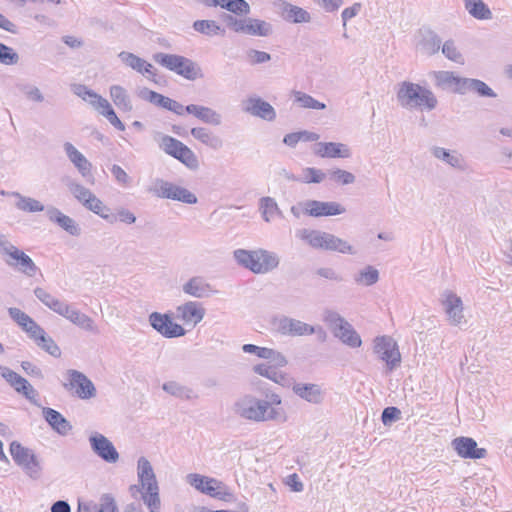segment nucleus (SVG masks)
Here are the masks:
<instances>
[{
  "instance_id": "ddd939ff",
  "label": "nucleus",
  "mask_w": 512,
  "mask_h": 512,
  "mask_svg": "<svg viewBox=\"0 0 512 512\" xmlns=\"http://www.w3.org/2000/svg\"><path fill=\"white\" fill-rule=\"evenodd\" d=\"M186 483L195 488L202 494L208 495L220 500L230 496L227 486L220 480L198 473H190L185 478Z\"/></svg>"
},
{
  "instance_id": "a18cd8bd",
  "label": "nucleus",
  "mask_w": 512,
  "mask_h": 512,
  "mask_svg": "<svg viewBox=\"0 0 512 512\" xmlns=\"http://www.w3.org/2000/svg\"><path fill=\"white\" fill-rule=\"evenodd\" d=\"M152 98L155 99L153 104H155L159 107H162L164 109H167L171 112H174L175 114L180 115V116L184 114L185 106H183L181 103H179L169 97L163 96L159 93L152 95Z\"/></svg>"
},
{
  "instance_id": "e433bc0d",
  "label": "nucleus",
  "mask_w": 512,
  "mask_h": 512,
  "mask_svg": "<svg viewBox=\"0 0 512 512\" xmlns=\"http://www.w3.org/2000/svg\"><path fill=\"white\" fill-rule=\"evenodd\" d=\"M463 3L465 10L473 18L477 20L492 19V12L483 0H463Z\"/></svg>"
},
{
  "instance_id": "4be33fe9",
  "label": "nucleus",
  "mask_w": 512,
  "mask_h": 512,
  "mask_svg": "<svg viewBox=\"0 0 512 512\" xmlns=\"http://www.w3.org/2000/svg\"><path fill=\"white\" fill-rule=\"evenodd\" d=\"M292 391L300 399L313 405L321 404L325 398L324 390L316 383L295 382Z\"/></svg>"
},
{
  "instance_id": "052dcab7",
  "label": "nucleus",
  "mask_w": 512,
  "mask_h": 512,
  "mask_svg": "<svg viewBox=\"0 0 512 512\" xmlns=\"http://www.w3.org/2000/svg\"><path fill=\"white\" fill-rule=\"evenodd\" d=\"M17 393L24 396L33 405L41 407L38 401L39 393L28 381H26L21 388H17Z\"/></svg>"
},
{
  "instance_id": "680f3d73",
  "label": "nucleus",
  "mask_w": 512,
  "mask_h": 512,
  "mask_svg": "<svg viewBox=\"0 0 512 512\" xmlns=\"http://www.w3.org/2000/svg\"><path fill=\"white\" fill-rule=\"evenodd\" d=\"M233 256L238 265L245 269L251 270V260L253 257V250L236 249Z\"/></svg>"
},
{
  "instance_id": "774afa93",
  "label": "nucleus",
  "mask_w": 512,
  "mask_h": 512,
  "mask_svg": "<svg viewBox=\"0 0 512 512\" xmlns=\"http://www.w3.org/2000/svg\"><path fill=\"white\" fill-rule=\"evenodd\" d=\"M21 328L32 340H34L40 333L43 332V328L38 325L31 317L27 322L23 324Z\"/></svg>"
},
{
  "instance_id": "423d86ee",
  "label": "nucleus",
  "mask_w": 512,
  "mask_h": 512,
  "mask_svg": "<svg viewBox=\"0 0 512 512\" xmlns=\"http://www.w3.org/2000/svg\"><path fill=\"white\" fill-rule=\"evenodd\" d=\"M323 321L327 324L334 336L340 339L345 345L351 348H358L361 346L362 340L360 335L338 312L334 310H325L323 312Z\"/></svg>"
},
{
  "instance_id": "f03ea898",
  "label": "nucleus",
  "mask_w": 512,
  "mask_h": 512,
  "mask_svg": "<svg viewBox=\"0 0 512 512\" xmlns=\"http://www.w3.org/2000/svg\"><path fill=\"white\" fill-rule=\"evenodd\" d=\"M233 412L246 420L265 422L277 420L279 413L274 408H269L266 400L258 399L252 395H244L233 404Z\"/></svg>"
},
{
  "instance_id": "603ef678",
  "label": "nucleus",
  "mask_w": 512,
  "mask_h": 512,
  "mask_svg": "<svg viewBox=\"0 0 512 512\" xmlns=\"http://www.w3.org/2000/svg\"><path fill=\"white\" fill-rule=\"evenodd\" d=\"M18 89L30 102L39 104L45 100L42 91L33 84H21L18 85Z\"/></svg>"
},
{
  "instance_id": "58836bf2",
  "label": "nucleus",
  "mask_w": 512,
  "mask_h": 512,
  "mask_svg": "<svg viewBox=\"0 0 512 512\" xmlns=\"http://www.w3.org/2000/svg\"><path fill=\"white\" fill-rule=\"evenodd\" d=\"M10 195L17 199L15 206L21 211L35 213L45 210V206L39 200L23 196L19 192H11Z\"/></svg>"
},
{
  "instance_id": "393cba45",
  "label": "nucleus",
  "mask_w": 512,
  "mask_h": 512,
  "mask_svg": "<svg viewBox=\"0 0 512 512\" xmlns=\"http://www.w3.org/2000/svg\"><path fill=\"white\" fill-rule=\"evenodd\" d=\"M313 153L321 158H349L352 155L349 146L340 142H318Z\"/></svg>"
},
{
  "instance_id": "7ed1b4c3",
  "label": "nucleus",
  "mask_w": 512,
  "mask_h": 512,
  "mask_svg": "<svg viewBox=\"0 0 512 512\" xmlns=\"http://www.w3.org/2000/svg\"><path fill=\"white\" fill-rule=\"evenodd\" d=\"M297 237L307 242L314 249L336 251L342 254H355L356 251L347 241L328 232L300 229Z\"/></svg>"
},
{
  "instance_id": "5701e85b",
  "label": "nucleus",
  "mask_w": 512,
  "mask_h": 512,
  "mask_svg": "<svg viewBox=\"0 0 512 512\" xmlns=\"http://www.w3.org/2000/svg\"><path fill=\"white\" fill-rule=\"evenodd\" d=\"M452 447L462 458L482 459L487 455L485 448H478L477 442L470 437H457L452 441Z\"/></svg>"
},
{
  "instance_id": "69168bd1",
  "label": "nucleus",
  "mask_w": 512,
  "mask_h": 512,
  "mask_svg": "<svg viewBox=\"0 0 512 512\" xmlns=\"http://www.w3.org/2000/svg\"><path fill=\"white\" fill-rule=\"evenodd\" d=\"M98 512H118L114 498L109 494H104L98 504Z\"/></svg>"
},
{
  "instance_id": "72a5a7b5",
  "label": "nucleus",
  "mask_w": 512,
  "mask_h": 512,
  "mask_svg": "<svg viewBox=\"0 0 512 512\" xmlns=\"http://www.w3.org/2000/svg\"><path fill=\"white\" fill-rule=\"evenodd\" d=\"M190 133L194 139L213 150H220L223 147V140L206 127H194Z\"/></svg>"
},
{
  "instance_id": "a211bd4d",
  "label": "nucleus",
  "mask_w": 512,
  "mask_h": 512,
  "mask_svg": "<svg viewBox=\"0 0 512 512\" xmlns=\"http://www.w3.org/2000/svg\"><path fill=\"white\" fill-rule=\"evenodd\" d=\"M69 383L64 384L68 390H74L75 395L83 400L96 396V388L93 382L82 372L70 369L67 372Z\"/></svg>"
},
{
  "instance_id": "20e7f679",
  "label": "nucleus",
  "mask_w": 512,
  "mask_h": 512,
  "mask_svg": "<svg viewBox=\"0 0 512 512\" xmlns=\"http://www.w3.org/2000/svg\"><path fill=\"white\" fill-rule=\"evenodd\" d=\"M137 476L142 489L145 490L142 493L144 503L150 512H158L160 508L159 487L153 467L145 457H140L137 461Z\"/></svg>"
},
{
  "instance_id": "dca6fc26",
  "label": "nucleus",
  "mask_w": 512,
  "mask_h": 512,
  "mask_svg": "<svg viewBox=\"0 0 512 512\" xmlns=\"http://www.w3.org/2000/svg\"><path fill=\"white\" fill-rule=\"evenodd\" d=\"M148 321L151 327L165 338H176L186 334V330L181 325L173 322L170 314L152 312Z\"/></svg>"
},
{
  "instance_id": "338daca9",
  "label": "nucleus",
  "mask_w": 512,
  "mask_h": 512,
  "mask_svg": "<svg viewBox=\"0 0 512 512\" xmlns=\"http://www.w3.org/2000/svg\"><path fill=\"white\" fill-rule=\"evenodd\" d=\"M401 411L397 407H387L383 410L381 419L384 425H388L400 419Z\"/></svg>"
},
{
  "instance_id": "7c9ffc66",
  "label": "nucleus",
  "mask_w": 512,
  "mask_h": 512,
  "mask_svg": "<svg viewBox=\"0 0 512 512\" xmlns=\"http://www.w3.org/2000/svg\"><path fill=\"white\" fill-rule=\"evenodd\" d=\"M63 149L70 162L83 177L91 175L92 164L72 143L65 142L63 144Z\"/></svg>"
},
{
  "instance_id": "a878e982",
  "label": "nucleus",
  "mask_w": 512,
  "mask_h": 512,
  "mask_svg": "<svg viewBox=\"0 0 512 512\" xmlns=\"http://www.w3.org/2000/svg\"><path fill=\"white\" fill-rule=\"evenodd\" d=\"M177 318L185 324L196 326L205 316V309L201 303L188 301L176 308Z\"/></svg>"
},
{
  "instance_id": "ea45409f",
  "label": "nucleus",
  "mask_w": 512,
  "mask_h": 512,
  "mask_svg": "<svg viewBox=\"0 0 512 512\" xmlns=\"http://www.w3.org/2000/svg\"><path fill=\"white\" fill-rule=\"evenodd\" d=\"M86 209L92 211L93 213L99 215L101 218L107 220L109 223H114L115 218L110 212V208L104 205V203L96 197L95 194L87 200V202L83 205Z\"/></svg>"
},
{
  "instance_id": "79ce46f5",
  "label": "nucleus",
  "mask_w": 512,
  "mask_h": 512,
  "mask_svg": "<svg viewBox=\"0 0 512 512\" xmlns=\"http://www.w3.org/2000/svg\"><path fill=\"white\" fill-rule=\"evenodd\" d=\"M259 209L265 222L269 223L274 216H282V211L278 207L274 198L266 196L259 201Z\"/></svg>"
},
{
  "instance_id": "3c124183",
  "label": "nucleus",
  "mask_w": 512,
  "mask_h": 512,
  "mask_svg": "<svg viewBox=\"0 0 512 512\" xmlns=\"http://www.w3.org/2000/svg\"><path fill=\"white\" fill-rule=\"evenodd\" d=\"M283 12H284L285 18L294 23H304V22L310 21L309 13L300 7H297V6H294L291 4H287L284 7Z\"/></svg>"
},
{
  "instance_id": "f8f14e48",
  "label": "nucleus",
  "mask_w": 512,
  "mask_h": 512,
  "mask_svg": "<svg viewBox=\"0 0 512 512\" xmlns=\"http://www.w3.org/2000/svg\"><path fill=\"white\" fill-rule=\"evenodd\" d=\"M227 26L236 33H243L251 36L266 37L272 33V25L264 20L255 18H236L226 15Z\"/></svg>"
},
{
  "instance_id": "9d476101",
  "label": "nucleus",
  "mask_w": 512,
  "mask_h": 512,
  "mask_svg": "<svg viewBox=\"0 0 512 512\" xmlns=\"http://www.w3.org/2000/svg\"><path fill=\"white\" fill-rule=\"evenodd\" d=\"M272 325L275 331L282 335L304 336L317 333L321 340L324 341L326 339V332L321 327L315 328L307 323L287 316L274 318Z\"/></svg>"
},
{
  "instance_id": "6e6552de",
  "label": "nucleus",
  "mask_w": 512,
  "mask_h": 512,
  "mask_svg": "<svg viewBox=\"0 0 512 512\" xmlns=\"http://www.w3.org/2000/svg\"><path fill=\"white\" fill-rule=\"evenodd\" d=\"M47 307L80 329L93 334L99 333L97 324L90 316L76 309L67 302L61 301L55 297Z\"/></svg>"
},
{
  "instance_id": "0eeeda50",
  "label": "nucleus",
  "mask_w": 512,
  "mask_h": 512,
  "mask_svg": "<svg viewBox=\"0 0 512 512\" xmlns=\"http://www.w3.org/2000/svg\"><path fill=\"white\" fill-rule=\"evenodd\" d=\"M0 252L7 257L5 262L8 266L29 277H33L37 273L38 267L30 256L18 249L2 234H0Z\"/></svg>"
},
{
  "instance_id": "f704fd0d",
  "label": "nucleus",
  "mask_w": 512,
  "mask_h": 512,
  "mask_svg": "<svg viewBox=\"0 0 512 512\" xmlns=\"http://www.w3.org/2000/svg\"><path fill=\"white\" fill-rule=\"evenodd\" d=\"M162 389L181 400H196L199 398L198 394L190 387L185 386L177 381H168L162 385Z\"/></svg>"
},
{
  "instance_id": "9b49d317",
  "label": "nucleus",
  "mask_w": 512,
  "mask_h": 512,
  "mask_svg": "<svg viewBox=\"0 0 512 512\" xmlns=\"http://www.w3.org/2000/svg\"><path fill=\"white\" fill-rule=\"evenodd\" d=\"M149 191L159 198L171 199L186 204H196L198 201L196 195L188 189L159 178L153 182Z\"/></svg>"
},
{
  "instance_id": "bf43d9fd",
  "label": "nucleus",
  "mask_w": 512,
  "mask_h": 512,
  "mask_svg": "<svg viewBox=\"0 0 512 512\" xmlns=\"http://www.w3.org/2000/svg\"><path fill=\"white\" fill-rule=\"evenodd\" d=\"M326 178V174L317 168L307 167L303 169V178L301 179L304 183H321Z\"/></svg>"
},
{
  "instance_id": "c85d7f7f",
  "label": "nucleus",
  "mask_w": 512,
  "mask_h": 512,
  "mask_svg": "<svg viewBox=\"0 0 512 512\" xmlns=\"http://www.w3.org/2000/svg\"><path fill=\"white\" fill-rule=\"evenodd\" d=\"M432 156L451 168L457 170L465 169V159L464 157L456 150H449L440 146H433L430 149Z\"/></svg>"
},
{
  "instance_id": "39448f33",
  "label": "nucleus",
  "mask_w": 512,
  "mask_h": 512,
  "mask_svg": "<svg viewBox=\"0 0 512 512\" xmlns=\"http://www.w3.org/2000/svg\"><path fill=\"white\" fill-rule=\"evenodd\" d=\"M153 59L159 65L187 80L194 81L203 77L201 67L193 60L182 55L160 52L154 54Z\"/></svg>"
},
{
  "instance_id": "49530a36",
  "label": "nucleus",
  "mask_w": 512,
  "mask_h": 512,
  "mask_svg": "<svg viewBox=\"0 0 512 512\" xmlns=\"http://www.w3.org/2000/svg\"><path fill=\"white\" fill-rule=\"evenodd\" d=\"M354 280L358 284L371 286L378 282L379 271L375 267L368 265L355 275Z\"/></svg>"
},
{
  "instance_id": "1a4fd4ad",
  "label": "nucleus",
  "mask_w": 512,
  "mask_h": 512,
  "mask_svg": "<svg viewBox=\"0 0 512 512\" xmlns=\"http://www.w3.org/2000/svg\"><path fill=\"white\" fill-rule=\"evenodd\" d=\"M154 139L159 147L167 154L176 158L190 169L198 167V159L195 153L181 141L161 133H157Z\"/></svg>"
},
{
  "instance_id": "f257e3e1",
  "label": "nucleus",
  "mask_w": 512,
  "mask_h": 512,
  "mask_svg": "<svg viewBox=\"0 0 512 512\" xmlns=\"http://www.w3.org/2000/svg\"><path fill=\"white\" fill-rule=\"evenodd\" d=\"M396 98L406 110L432 111L438 105L437 97L430 89L410 81L398 84Z\"/></svg>"
},
{
  "instance_id": "8fccbe9b",
  "label": "nucleus",
  "mask_w": 512,
  "mask_h": 512,
  "mask_svg": "<svg viewBox=\"0 0 512 512\" xmlns=\"http://www.w3.org/2000/svg\"><path fill=\"white\" fill-rule=\"evenodd\" d=\"M258 264L264 266V269L260 274H266L276 269L280 263L279 256L275 252H271L265 249H261L259 253Z\"/></svg>"
},
{
  "instance_id": "0e129e2a",
  "label": "nucleus",
  "mask_w": 512,
  "mask_h": 512,
  "mask_svg": "<svg viewBox=\"0 0 512 512\" xmlns=\"http://www.w3.org/2000/svg\"><path fill=\"white\" fill-rule=\"evenodd\" d=\"M227 11L235 15H248L250 13V5L246 0H231L228 3Z\"/></svg>"
},
{
  "instance_id": "e2e57ef3",
  "label": "nucleus",
  "mask_w": 512,
  "mask_h": 512,
  "mask_svg": "<svg viewBox=\"0 0 512 512\" xmlns=\"http://www.w3.org/2000/svg\"><path fill=\"white\" fill-rule=\"evenodd\" d=\"M442 53L449 59L456 63H463V57L457 50L455 43L451 40L446 41L442 46Z\"/></svg>"
},
{
  "instance_id": "aec40b11",
  "label": "nucleus",
  "mask_w": 512,
  "mask_h": 512,
  "mask_svg": "<svg viewBox=\"0 0 512 512\" xmlns=\"http://www.w3.org/2000/svg\"><path fill=\"white\" fill-rule=\"evenodd\" d=\"M345 212V207L338 202L306 200V215L311 217L335 216Z\"/></svg>"
},
{
  "instance_id": "4468645a",
  "label": "nucleus",
  "mask_w": 512,
  "mask_h": 512,
  "mask_svg": "<svg viewBox=\"0 0 512 512\" xmlns=\"http://www.w3.org/2000/svg\"><path fill=\"white\" fill-rule=\"evenodd\" d=\"M10 454L14 462L32 479H38L41 475V465L33 450L13 441L10 444Z\"/></svg>"
},
{
  "instance_id": "6ab92c4d",
  "label": "nucleus",
  "mask_w": 512,
  "mask_h": 512,
  "mask_svg": "<svg viewBox=\"0 0 512 512\" xmlns=\"http://www.w3.org/2000/svg\"><path fill=\"white\" fill-rule=\"evenodd\" d=\"M89 443L92 451L107 463H116L119 460V453L113 443L103 434L93 432L89 436Z\"/></svg>"
},
{
  "instance_id": "864d4df0",
  "label": "nucleus",
  "mask_w": 512,
  "mask_h": 512,
  "mask_svg": "<svg viewBox=\"0 0 512 512\" xmlns=\"http://www.w3.org/2000/svg\"><path fill=\"white\" fill-rule=\"evenodd\" d=\"M295 95V101L302 107V108H309V109H316V110H323L326 108V105L316 99H314L312 96L297 91L294 93Z\"/></svg>"
},
{
  "instance_id": "5fc2aeb1",
  "label": "nucleus",
  "mask_w": 512,
  "mask_h": 512,
  "mask_svg": "<svg viewBox=\"0 0 512 512\" xmlns=\"http://www.w3.org/2000/svg\"><path fill=\"white\" fill-rule=\"evenodd\" d=\"M99 114L104 116L109 123L114 126L116 129L120 131L125 130V125L122 123V121L117 117L114 109L112 108L111 104L107 100L103 106L100 107V110L97 111Z\"/></svg>"
},
{
  "instance_id": "f3484780",
  "label": "nucleus",
  "mask_w": 512,
  "mask_h": 512,
  "mask_svg": "<svg viewBox=\"0 0 512 512\" xmlns=\"http://www.w3.org/2000/svg\"><path fill=\"white\" fill-rule=\"evenodd\" d=\"M374 351L379 358L386 362L388 370L392 371L401 361V355L396 342L389 336L376 337Z\"/></svg>"
},
{
  "instance_id": "37998d69",
  "label": "nucleus",
  "mask_w": 512,
  "mask_h": 512,
  "mask_svg": "<svg viewBox=\"0 0 512 512\" xmlns=\"http://www.w3.org/2000/svg\"><path fill=\"white\" fill-rule=\"evenodd\" d=\"M253 371L277 384L284 385L287 379L286 375L278 371L275 367L267 364H258L253 367Z\"/></svg>"
},
{
  "instance_id": "de8ad7c7",
  "label": "nucleus",
  "mask_w": 512,
  "mask_h": 512,
  "mask_svg": "<svg viewBox=\"0 0 512 512\" xmlns=\"http://www.w3.org/2000/svg\"><path fill=\"white\" fill-rule=\"evenodd\" d=\"M33 341L38 347L45 350L50 355L54 357H59L61 355V351L58 345L51 337L47 336L44 330Z\"/></svg>"
},
{
  "instance_id": "c9c22d12",
  "label": "nucleus",
  "mask_w": 512,
  "mask_h": 512,
  "mask_svg": "<svg viewBox=\"0 0 512 512\" xmlns=\"http://www.w3.org/2000/svg\"><path fill=\"white\" fill-rule=\"evenodd\" d=\"M119 58L121 61L126 64L128 67L132 68L133 70L142 73V74H148L151 76H154L153 73V66L146 62L144 59L138 57L137 55L122 51L119 53Z\"/></svg>"
},
{
  "instance_id": "c756f323",
  "label": "nucleus",
  "mask_w": 512,
  "mask_h": 512,
  "mask_svg": "<svg viewBox=\"0 0 512 512\" xmlns=\"http://www.w3.org/2000/svg\"><path fill=\"white\" fill-rule=\"evenodd\" d=\"M182 290L185 294L194 298H207L215 292L211 284L201 276L190 278L182 285Z\"/></svg>"
},
{
  "instance_id": "6e6d98bb",
  "label": "nucleus",
  "mask_w": 512,
  "mask_h": 512,
  "mask_svg": "<svg viewBox=\"0 0 512 512\" xmlns=\"http://www.w3.org/2000/svg\"><path fill=\"white\" fill-rule=\"evenodd\" d=\"M328 176L332 181L340 185L353 184L356 180V177L353 173L340 168L329 170Z\"/></svg>"
},
{
  "instance_id": "4d7b16f0",
  "label": "nucleus",
  "mask_w": 512,
  "mask_h": 512,
  "mask_svg": "<svg viewBox=\"0 0 512 512\" xmlns=\"http://www.w3.org/2000/svg\"><path fill=\"white\" fill-rule=\"evenodd\" d=\"M0 374L16 392L17 388H21V386L27 381L21 375L8 367L0 366Z\"/></svg>"
},
{
  "instance_id": "2eb2a0df",
  "label": "nucleus",
  "mask_w": 512,
  "mask_h": 512,
  "mask_svg": "<svg viewBox=\"0 0 512 512\" xmlns=\"http://www.w3.org/2000/svg\"><path fill=\"white\" fill-rule=\"evenodd\" d=\"M442 305L448 323L451 326L463 328L467 326V319L464 314V305L461 297L452 291H444L442 294Z\"/></svg>"
},
{
  "instance_id": "473e14b6",
  "label": "nucleus",
  "mask_w": 512,
  "mask_h": 512,
  "mask_svg": "<svg viewBox=\"0 0 512 512\" xmlns=\"http://www.w3.org/2000/svg\"><path fill=\"white\" fill-rule=\"evenodd\" d=\"M417 49L427 56L437 53L441 47V39L431 30H420Z\"/></svg>"
},
{
  "instance_id": "a19ab883",
  "label": "nucleus",
  "mask_w": 512,
  "mask_h": 512,
  "mask_svg": "<svg viewBox=\"0 0 512 512\" xmlns=\"http://www.w3.org/2000/svg\"><path fill=\"white\" fill-rule=\"evenodd\" d=\"M464 94L468 91L477 93L480 97L495 98L497 94L485 82L479 79L466 78Z\"/></svg>"
},
{
  "instance_id": "bb28decb",
  "label": "nucleus",
  "mask_w": 512,
  "mask_h": 512,
  "mask_svg": "<svg viewBox=\"0 0 512 512\" xmlns=\"http://www.w3.org/2000/svg\"><path fill=\"white\" fill-rule=\"evenodd\" d=\"M46 214L51 222L59 225L70 235L79 236L81 234V228L77 222L73 218L63 214L58 208L49 206L46 209Z\"/></svg>"
},
{
  "instance_id": "c03bdc74",
  "label": "nucleus",
  "mask_w": 512,
  "mask_h": 512,
  "mask_svg": "<svg viewBox=\"0 0 512 512\" xmlns=\"http://www.w3.org/2000/svg\"><path fill=\"white\" fill-rule=\"evenodd\" d=\"M193 29L209 37L220 34L222 35L224 33V29H222L214 20H196L193 23Z\"/></svg>"
},
{
  "instance_id": "412c9836",
  "label": "nucleus",
  "mask_w": 512,
  "mask_h": 512,
  "mask_svg": "<svg viewBox=\"0 0 512 512\" xmlns=\"http://www.w3.org/2000/svg\"><path fill=\"white\" fill-rule=\"evenodd\" d=\"M436 87L453 93L464 94L466 78L456 76L450 71H435L432 73Z\"/></svg>"
},
{
  "instance_id": "b1692460",
  "label": "nucleus",
  "mask_w": 512,
  "mask_h": 512,
  "mask_svg": "<svg viewBox=\"0 0 512 512\" xmlns=\"http://www.w3.org/2000/svg\"><path fill=\"white\" fill-rule=\"evenodd\" d=\"M243 111L266 121H273L276 118L272 105L260 97H249L244 101Z\"/></svg>"
},
{
  "instance_id": "09e8293b",
  "label": "nucleus",
  "mask_w": 512,
  "mask_h": 512,
  "mask_svg": "<svg viewBox=\"0 0 512 512\" xmlns=\"http://www.w3.org/2000/svg\"><path fill=\"white\" fill-rule=\"evenodd\" d=\"M66 186L69 190V192L82 204L84 205L85 202L92 196V192L83 186L82 184L78 183L77 181L73 179H67Z\"/></svg>"
},
{
  "instance_id": "13d9d810",
  "label": "nucleus",
  "mask_w": 512,
  "mask_h": 512,
  "mask_svg": "<svg viewBox=\"0 0 512 512\" xmlns=\"http://www.w3.org/2000/svg\"><path fill=\"white\" fill-rule=\"evenodd\" d=\"M20 57L18 53L12 48L3 43H0V63L4 65L18 64Z\"/></svg>"
},
{
  "instance_id": "4c0bfd02",
  "label": "nucleus",
  "mask_w": 512,
  "mask_h": 512,
  "mask_svg": "<svg viewBox=\"0 0 512 512\" xmlns=\"http://www.w3.org/2000/svg\"><path fill=\"white\" fill-rule=\"evenodd\" d=\"M110 97L113 103L122 111L130 112L133 109L132 102L127 90L120 85H112L110 87Z\"/></svg>"
},
{
  "instance_id": "2f4dec72",
  "label": "nucleus",
  "mask_w": 512,
  "mask_h": 512,
  "mask_svg": "<svg viewBox=\"0 0 512 512\" xmlns=\"http://www.w3.org/2000/svg\"><path fill=\"white\" fill-rule=\"evenodd\" d=\"M42 414L48 424L60 435H67L71 431L72 425L60 412L43 407Z\"/></svg>"
},
{
  "instance_id": "cd10ccee",
  "label": "nucleus",
  "mask_w": 512,
  "mask_h": 512,
  "mask_svg": "<svg viewBox=\"0 0 512 512\" xmlns=\"http://www.w3.org/2000/svg\"><path fill=\"white\" fill-rule=\"evenodd\" d=\"M185 112L193 115L205 124L212 126H219L222 124L221 114L208 106L189 104L185 106L184 113Z\"/></svg>"
}]
</instances>
